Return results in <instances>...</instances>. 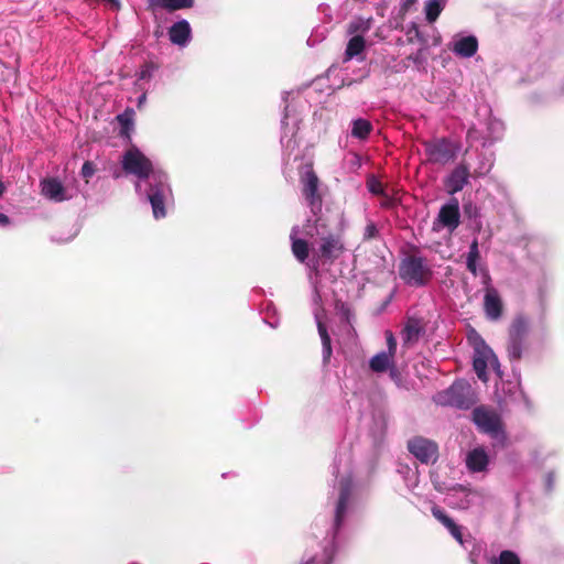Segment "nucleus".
<instances>
[{"instance_id":"obj_19","label":"nucleus","mask_w":564,"mask_h":564,"mask_svg":"<svg viewBox=\"0 0 564 564\" xmlns=\"http://www.w3.org/2000/svg\"><path fill=\"white\" fill-rule=\"evenodd\" d=\"M350 499V489L348 486H343L339 491L338 501L335 510V529L338 530L344 521L348 502Z\"/></svg>"},{"instance_id":"obj_47","label":"nucleus","mask_w":564,"mask_h":564,"mask_svg":"<svg viewBox=\"0 0 564 564\" xmlns=\"http://www.w3.org/2000/svg\"><path fill=\"white\" fill-rule=\"evenodd\" d=\"M110 3L112 10L118 11L120 9V2L119 0H108Z\"/></svg>"},{"instance_id":"obj_11","label":"nucleus","mask_w":564,"mask_h":564,"mask_svg":"<svg viewBox=\"0 0 564 564\" xmlns=\"http://www.w3.org/2000/svg\"><path fill=\"white\" fill-rule=\"evenodd\" d=\"M469 169L464 162L459 163L448 175L445 181V187L447 193L455 194L460 192L464 186L468 183Z\"/></svg>"},{"instance_id":"obj_1","label":"nucleus","mask_w":564,"mask_h":564,"mask_svg":"<svg viewBox=\"0 0 564 564\" xmlns=\"http://www.w3.org/2000/svg\"><path fill=\"white\" fill-rule=\"evenodd\" d=\"M315 228L319 239V245L315 253L324 262L333 263L346 250L343 229L339 227L329 228L327 220L322 216L316 217Z\"/></svg>"},{"instance_id":"obj_5","label":"nucleus","mask_w":564,"mask_h":564,"mask_svg":"<svg viewBox=\"0 0 564 564\" xmlns=\"http://www.w3.org/2000/svg\"><path fill=\"white\" fill-rule=\"evenodd\" d=\"M399 275L409 285L423 286L431 280L432 270L424 258L411 254L401 261Z\"/></svg>"},{"instance_id":"obj_51","label":"nucleus","mask_w":564,"mask_h":564,"mask_svg":"<svg viewBox=\"0 0 564 564\" xmlns=\"http://www.w3.org/2000/svg\"><path fill=\"white\" fill-rule=\"evenodd\" d=\"M144 98H145V96H144V95H142V96L139 98V105H138V106H141V104L144 101Z\"/></svg>"},{"instance_id":"obj_8","label":"nucleus","mask_w":564,"mask_h":564,"mask_svg":"<svg viewBox=\"0 0 564 564\" xmlns=\"http://www.w3.org/2000/svg\"><path fill=\"white\" fill-rule=\"evenodd\" d=\"M121 164L126 173L140 180L149 178L153 172L152 162L135 147L124 152Z\"/></svg>"},{"instance_id":"obj_12","label":"nucleus","mask_w":564,"mask_h":564,"mask_svg":"<svg viewBox=\"0 0 564 564\" xmlns=\"http://www.w3.org/2000/svg\"><path fill=\"white\" fill-rule=\"evenodd\" d=\"M484 308L486 316L491 321H497L501 317L503 305L498 292L495 289L487 290L484 299Z\"/></svg>"},{"instance_id":"obj_14","label":"nucleus","mask_w":564,"mask_h":564,"mask_svg":"<svg viewBox=\"0 0 564 564\" xmlns=\"http://www.w3.org/2000/svg\"><path fill=\"white\" fill-rule=\"evenodd\" d=\"M192 30L191 25L186 20H181L175 22L169 29V37L170 41L178 46H184L191 39Z\"/></svg>"},{"instance_id":"obj_35","label":"nucleus","mask_w":564,"mask_h":564,"mask_svg":"<svg viewBox=\"0 0 564 564\" xmlns=\"http://www.w3.org/2000/svg\"><path fill=\"white\" fill-rule=\"evenodd\" d=\"M321 339H322V344H323V356H324V359L327 360L330 358L332 351H333L332 350V340H330L329 335L326 337H323Z\"/></svg>"},{"instance_id":"obj_21","label":"nucleus","mask_w":564,"mask_h":564,"mask_svg":"<svg viewBox=\"0 0 564 564\" xmlns=\"http://www.w3.org/2000/svg\"><path fill=\"white\" fill-rule=\"evenodd\" d=\"M149 200L152 206L153 215L156 219L163 218L166 215L164 206V194L159 188L151 189L149 193Z\"/></svg>"},{"instance_id":"obj_42","label":"nucleus","mask_w":564,"mask_h":564,"mask_svg":"<svg viewBox=\"0 0 564 564\" xmlns=\"http://www.w3.org/2000/svg\"><path fill=\"white\" fill-rule=\"evenodd\" d=\"M389 376L391 379L397 380L399 378V370L395 367V361L392 364L390 368H388Z\"/></svg>"},{"instance_id":"obj_10","label":"nucleus","mask_w":564,"mask_h":564,"mask_svg":"<svg viewBox=\"0 0 564 564\" xmlns=\"http://www.w3.org/2000/svg\"><path fill=\"white\" fill-rule=\"evenodd\" d=\"M459 203L457 198H453L448 204H445L441 207L437 219L434 223V227L436 224H440L449 230H454L459 226Z\"/></svg>"},{"instance_id":"obj_46","label":"nucleus","mask_w":564,"mask_h":564,"mask_svg":"<svg viewBox=\"0 0 564 564\" xmlns=\"http://www.w3.org/2000/svg\"><path fill=\"white\" fill-rule=\"evenodd\" d=\"M0 224L7 226L10 224V218L6 214L0 213Z\"/></svg>"},{"instance_id":"obj_6","label":"nucleus","mask_w":564,"mask_h":564,"mask_svg":"<svg viewBox=\"0 0 564 564\" xmlns=\"http://www.w3.org/2000/svg\"><path fill=\"white\" fill-rule=\"evenodd\" d=\"M426 161L446 165L456 159L458 145L447 138H436L423 142Z\"/></svg>"},{"instance_id":"obj_23","label":"nucleus","mask_w":564,"mask_h":564,"mask_svg":"<svg viewBox=\"0 0 564 564\" xmlns=\"http://www.w3.org/2000/svg\"><path fill=\"white\" fill-rule=\"evenodd\" d=\"M366 43L365 39L361 35L352 36L347 44L345 55L346 59H351L352 57L359 55L365 50Z\"/></svg>"},{"instance_id":"obj_38","label":"nucleus","mask_w":564,"mask_h":564,"mask_svg":"<svg viewBox=\"0 0 564 564\" xmlns=\"http://www.w3.org/2000/svg\"><path fill=\"white\" fill-rule=\"evenodd\" d=\"M382 197V200H381V207L383 208H392L395 206V199L392 198L390 195H388V193L386 192L384 194L381 195Z\"/></svg>"},{"instance_id":"obj_49","label":"nucleus","mask_w":564,"mask_h":564,"mask_svg":"<svg viewBox=\"0 0 564 564\" xmlns=\"http://www.w3.org/2000/svg\"><path fill=\"white\" fill-rule=\"evenodd\" d=\"M4 72H6V67H4L3 63L0 62V82L3 80Z\"/></svg>"},{"instance_id":"obj_16","label":"nucleus","mask_w":564,"mask_h":564,"mask_svg":"<svg viewBox=\"0 0 564 564\" xmlns=\"http://www.w3.org/2000/svg\"><path fill=\"white\" fill-rule=\"evenodd\" d=\"M431 512L436 520H438L445 528L448 529V531L456 541L463 543V534L460 528L454 522V520L451 517L446 514V512L442 508L434 505L431 508Z\"/></svg>"},{"instance_id":"obj_18","label":"nucleus","mask_w":564,"mask_h":564,"mask_svg":"<svg viewBox=\"0 0 564 564\" xmlns=\"http://www.w3.org/2000/svg\"><path fill=\"white\" fill-rule=\"evenodd\" d=\"M490 356H494L492 350L489 347L484 346L482 349H477V355L473 360L474 370L482 381L487 380V361Z\"/></svg>"},{"instance_id":"obj_2","label":"nucleus","mask_w":564,"mask_h":564,"mask_svg":"<svg viewBox=\"0 0 564 564\" xmlns=\"http://www.w3.org/2000/svg\"><path fill=\"white\" fill-rule=\"evenodd\" d=\"M434 402L442 406L468 410L476 403L471 386L463 380L453 382L447 389L437 392Z\"/></svg>"},{"instance_id":"obj_25","label":"nucleus","mask_w":564,"mask_h":564,"mask_svg":"<svg viewBox=\"0 0 564 564\" xmlns=\"http://www.w3.org/2000/svg\"><path fill=\"white\" fill-rule=\"evenodd\" d=\"M372 130L370 121L356 119L352 121L351 135L358 139H366Z\"/></svg>"},{"instance_id":"obj_17","label":"nucleus","mask_w":564,"mask_h":564,"mask_svg":"<svg viewBox=\"0 0 564 564\" xmlns=\"http://www.w3.org/2000/svg\"><path fill=\"white\" fill-rule=\"evenodd\" d=\"M453 52L462 57H471L478 50V40L474 35L465 36L455 42Z\"/></svg>"},{"instance_id":"obj_44","label":"nucleus","mask_w":564,"mask_h":564,"mask_svg":"<svg viewBox=\"0 0 564 564\" xmlns=\"http://www.w3.org/2000/svg\"><path fill=\"white\" fill-rule=\"evenodd\" d=\"M150 76H151V67H150V66L144 67V68L140 72V78H141V79L149 78Z\"/></svg>"},{"instance_id":"obj_48","label":"nucleus","mask_w":564,"mask_h":564,"mask_svg":"<svg viewBox=\"0 0 564 564\" xmlns=\"http://www.w3.org/2000/svg\"><path fill=\"white\" fill-rule=\"evenodd\" d=\"M359 30V25L357 23L349 24V33H355Z\"/></svg>"},{"instance_id":"obj_39","label":"nucleus","mask_w":564,"mask_h":564,"mask_svg":"<svg viewBox=\"0 0 564 564\" xmlns=\"http://www.w3.org/2000/svg\"><path fill=\"white\" fill-rule=\"evenodd\" d=\"M417 0H403L400 7V13L402 15L406 14L410 9L416 3Z\"/></svg>"},{"instance_id":"obj_45","label":"nucleus","mask_w":564,"mask_h":564,"mask_svg":"<svg viewBox=\"0 0 564 564\" xmlns=\"http://www.w3.org/2000/svg\"><path fill=\"white\" fill-rule=\"evenodd\" d=\"M476 133H477V130L475 127L469 128L467 131V139L470 140V139L476 138Z\"/></svg>"},{"instance_id":"obj_43","label":"nucleus","mask_w":564,"mask_h":564,"mask_svg":"<svg viewBox=\"0 0 564 564\" xmlns=\"http://www.w3.org/2000/svg\"><path fill=\"white\" fill-rule=\"evenodd\" d=\"M317 328H318V334H319L321 338L328 336L327 328L322 322L317 323Z\"/></svg>"},{"instance_id":"obj_26","label":"nucleus","mask_w":564,"mask_h":564,"mask_svg":"<svg viewBox=\"0 0 564 564\" xmlns=\"http://www.w3.org/2000/svg\"><path fill=\"white\" fill-rule=\"evenodd\" d=\"M292 252L300 262H304L310 253L308 242L301 238L293 239Z\"/></svg>"},{"instance_id":"obj_33","label":"nucleus","mask_w":564,"mask_h":564,"mask_svg":"<svg viewBox=\"0 0 564 564\" xmlns=\"http://www.w3.org/2000/svg\"><path fill=\"white\" fill-rule=\"evenodd\" d=\"M379 236V230L375 223L369 221L364 231V240L376 239Z\"/></svg>"},{"instance_id":"obj_15","label":"nucleus","mask_w":564,"mask_h":564,"mask_svg":"<svg viewBox=\"0 0 564 564\" xmlns=\"http://www.w3.org/2000/svg\"><path fill=\"white\" fill-rule=\"evenodd\" d=\"M489 463L488 455L482 447L470 451L466 457L467 468L473 473L484 471Z\"/></svg>"},{"instance_id":"obj_30","label":"nucleus","mask_w":564,"mask_h":564,"mask_svg":"<svg viewBox=\"0 0 564 564\" xmlns=\"http://www.w3.org/2000/svg\"><path fill=\"white\" fill-rule=\"evenodd\" d=\"M367 188L371 194L377 196H381L386 193L384 185L375 176L367 180Z\"/></svg>"},{"instance_id":"obj_3","label":"nucleus","mask_w":564,"mask_h":564,"mask_svg":"<svg viewBox=\"0 0 564 564\" xmlns=\"http://www.w3.org/2000/svg\"><path fill=\"white\" fill-rule=\"evenodd\" d=\"M473 422L479 432L498 441L506 440L505 425L500 414L492 408L479 405L474 408Z\"/></svg>"},{"instance_id":"obj_22","label":"nucleus","mask_w":564,"mask_h":564,"mask_svg":"<svg viewBox=\"0 0 564 564\" xmlns=\"http://www.w3.org/2000/svg\"><path fill=\"white\" fill-rule=\"evenodd\" d=\"M420 333L421 329L419 323L414 319H410L401 332L403 346H410L416 343L419 340Z\"/></svg>"},{"instance_id":"obj_13","label":"nucleus","mask_w":564,"mask_h":564,"mask_svg":"<svg viewBox=\"0 0 564 564\" xmlns=\"http://www.w3.org/2000/svg\"><path fill=\"white\" fill-rule=\"evenodd\" d=\"M42 195L54 202H63L66 199L65 187L54 177L44 178L41 182Z\"/></svg>"},{"instance_id":"obj_41","label":"nucleus","mask_w":564,"mask_h":564,"mask_svg":"<svg viewBox=\"0 0 564 564\" xmlns=\"http://www.w3.org/2000/svg\"><path fill=\"white\" fill-rule=\"evenodd\" d=\"M466 265L474 275H477V260H466Z\"/></svg>"},{"instance_id":"obj_36","label":"nucleus","mask_w":564,"mask_h":564,"mask_svg":"<svg viewBox=\"0 0 564 564\" xmlns=\"http://www.w3.org/2000/svg\"><path fill=\"white\" fill-rule=\"evenodd\" d=\"M480 257L478 241L477 239L473 240L469 246V251L467 253V260H478Z\"/></svg>"},{"instance_id":"obj_31","label":"nucleus","mask_w":564,"mask_h":564,"mask_svg":"<svg viewBox=\"0 0 564 564\" xmlns=\"http://www.w3.org/2000/svg\"><path fill=\"white\" fill-rule=\"evenodd\" d=\"M406 36L410 43H414L415 41L421 42L423 44L425 43V39L415 23H412L411 26L408 29Z\"/></svg>"},{"instance_id":"obj_27","label":"nucleus","mask_w":564,"mask_h":564,"mask_svg":"<svg viewBox=\"0 0 564 564\" xmlns=\"http://www.w3.org/2000/svg\"><path fill=\"white\" fill-rule=\"evenodd\" d=\"M158 4L169 12H174L182 9L193 8L194 0H160Z\"/></svg>"},{"instance_id":"obj_50","label":"nucleus","mask_w":564,"mask_h":564,"mask_svg":"<svg viewBox=\"0 0 564 564\" xmlns=\"http://www.w3.org/2000/svg\"><path fill=\"white\" fill-rule=\"evenodd\" d=\"M4 189H6V187H4L3 183L0 181V197L3 195Z\"/></svg>"},{"instance_id":"obj_28","label":"nucleus","mask_w":564,"mask_h":564,"mask_svg":"<svg viewBox=\"0 0 564 564\" xmlns=\"http://www.w3.org/2000/svg\"><path fill=\"white\" fill-rule=\"evenodd\" d=\"M443 7L440 0H429L425 4V19L427 22L433 23L437 20Z\"/></svg>"},{"instance_id":"obj_9","label":"nucleus","mask_w":564,"mask_h":564,"mask_svg":"<svg viewBox=\"0 0 564 564\" xmlns=\"http://www.w3.org/2000/svg\"><path fill=\"white\" fill-rule=\"evenodd\" d=\"M409 452L422 464H434L438 457V446L434 441L415 436L408 442Z\"/></svg>"},{"instance_id":"obj_20","label":"nucleus","mask_w":564,"mask_h":564,"mask_svg":"<svg viewBox=\"0 0 564 564\" xmlns=\"http://www.w3.org/2000/svg\"><path fill=\"white\" fill-rule=\"evenodd\" d=\"M394 362V357L391 356V354H388L386 351H381L376 354L370 360H369V368L377 373H381L388 370Z\"/></svg>"},{"instance_id":"obj_7","label":"nucleus","mask_w":564,"mask_h":564,"mask_svg":"<svg viewBox=\"0 0 564 564\" xmlns=\"http://www.w3.org/2000/svg\"><path fill=\"white\" fill-rule=\"evenodd\" d=\"M302 195L306 200L313 215L318 217L322 213L323 197L318 191L319 178L315 173L313 165H306L305 172L301 175Z\"/></svg>"},{"instance_id":"obj_4","label":"nucleus","mask_w":564,"mask_h":564,"mask_svg":"<svg viewBox=\"0 0 564 564\" xmlns=\"http://www.w3.org/2000/svg\"><path fill=\"white\" fill-rule=\"evenodd\" d=\"M529 322L519 315L513 318L508 330L507 352L511 361H520L528 349Z\"/></svg>"},{"instance_id":"obj_32","label":"nucleus","mask_w":564,"mask_h":564,"mask_svg":"<svg viewBox=\"0 0 564 564\" xmlns=\"http://www.w3.org/2000/svg\"><path fill=\"white\" fill-rule=\"evenodd\" d=\"M384 336H386L387 348H388L386 352L391 354V356L394 357L395 352H397L395 337L391 330H386Z\"/></svg>"},{"instance_id":"obj_29","label":"nucleus","mask_w":564,"mask_h":564,"mask_svg":"<svg viewBox=\"0 0 564 564\" xmlns=\"http://www.w3.org/2000/svg\"><path fill=\"white\" fill-rule=\"evenodd\" d=\"M492 564H521L519 556L509 550H505L499 554L498 558L491 561Z\"/></svg>"},{"instance_id":"obj_24","label":"nucleus","mask_w":564,"mask_h":564,"mask_svg":"<svg viewBox=\"0 0 564 564\" xmlns=\"http://www.w3.org/2000/svg\"><path fill=\"white\" fill-rule=\"evenodd\" d=\"M133 110L131 108H126V111L121 115L117 116V120L121 126L120 134L129 138L130 131L133 127Z\"/></svg>"},{"instance_id":"obj_37","label":"nucleus","mask_w":564,"mask_h":564,"mask_svg":"<svg viewBox=\"0 0 564 564\" xmlns=\"http://www.w3.org/2000/svg\"><path fill=\"white\" fill-rule=\"evenodd\" d=\"M300 564H330V558L326 556L319 558L318 556L314 555L306 561L301 562Z\"/></svg>"},{"instance_id":"obj_34","label":"nucleus","mask_w":564,"mask_h":564,"mask_svg":"<svg viewBox=\"0 0 564 564\" xmlns=\"http://www.w3.org/2000/svg\"><path fill=\"white\" fill-rule=\"evenodd\" d=\"M96 172V167H95V164L90 161H86L83 166H82V175L83 177H85L86 180H88L89 177H91Z\"/></svg>"},{"instance_id":"obj_40","label":"nucleus","mask_w":564,"mask_h":564,"mask_svg":"<svg viewBox=\"0 0 564 564\" xmlns=\"http://www.w3.org/2000/svg\"><path fill=\"white\" fill-rule=\"evenodd\" d=\"M554 474L553 473H549L546 476H545V488L547 491H552L553 490V487H554Z\"/></svg>"}]
</instances>
